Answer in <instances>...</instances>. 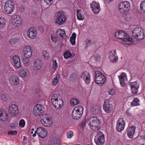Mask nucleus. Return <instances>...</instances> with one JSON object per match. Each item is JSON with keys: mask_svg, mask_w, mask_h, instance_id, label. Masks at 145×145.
I'll return each instance as SVG.
<instances>
[{"mask_svg": "<svg viewBox=\"0 0 145 145\" xmlns=\"http://www.w3.org/2000/svg\"><path fill=\"white\" fill-rule=\"evenodd\" d=\"M43 54L44 58L46 59H49L50 57L48 53L46 51H44L43 52Z\"/></svg>", "mask_w": 145, "mask_h": 145, "instance_id": "obj_42", "label": "nucleus"}, {"mask_svg": "<svg viewBox=\"0 0 145 145\" xmlns=\"http://www.w3.org/2000/svg\"><path fill=\"white\" fill-rule=\"evenodd\" d=\"M54 0H44L46 4L50 5L53 3Z\"/></svg>", "mask_w": 145, "mask_h": 145, "instance_id": "obj_49", "label": "nucleus"}, {"mask_svg": "<svg viewBox=\"0 0 145 145\" xmlns=\"http://www.w3.org/2000/svg\"><path fill=\"white\" fill-rule=\"evenodd\" d=\"M27 74V71L25 70L22 69L20 70L19 75L21 77H25Z\"/></svg>", "mask_w": 145, "mask_h": 145, "instance_id": "obj_36", "label": "nucleus"}, {"mask_svg": "<svg viewBox=\"0 0 145 145\" xmlns=\"http://www.w3.org/2000/svg\"><path fill=\"white\" fill-rule=\"evenodd\" d=\"M115 37L117 39H122V43L124 44L131 45L133 44L132 39L125 32L122 31L116 32Z\"/></svg>", "mask_w": 145, "mask_h": 145, "instance_id": "obj_1", "label": "nucleus"}, {"mask_svg": "<svg viewBox=\"0 0 145 145\" xmlns=\"http://www.w3.org/2000/svg\"><path fill=\"white\" fill-rule=\"evenodd\" d=\"M103 108L106 112L109 113L113 110L114 106L110 104L108 101L105 100L104 103Z\"/></svg>", "mask_w": 145, "mask_h": 145, "instance_id": "obj_17", "label": "nucleus"}, {"mask_svg": "<svg viewBox=\"0 0 145 145\" xmlns=\"http://www.w3.org/2000/svg\"><path fill=\"white\" fill-rule=\"evenodd\" d=\"M130 8V4L127 1L121 2L118 7L119 11L122 14H124L128 12Z\"/></svg>", "mask_w": 145, "mask_h": 145, "instance_id": "obj_6", "label": "nucleus"}, {"mask_svg": "<svg viewBox=\"0 0 145 145\" xmlns=\"http://www.w3.org/2000/svg\"><path fill=\"white\" fill-rule=\"evenodd\" d=\"M51 120V118L46 116L40 120V122L44 126L50 127L52 124Z\"/></svg>", "mask_w": 145, "mask_h": 145, "instance_id": "obj_21", "label": "nucleus"}, {"mask_svg": "<svg viewBox=\"0 0 145 145\" xmlns=\"http://www.w3.org/2000/svg\"><path fill=\"white\" fill-rule=\"evenodd\" d=\"M25 124V121L23 120L22 119L19 122V125L20 127L22 128L24 126Z\"/></svg>", "mask_w": 145, "mask_h": 145, "instance_id": "obj_46", "label": "nucleus"}, {"mask_svg": "<svg viewBox=\"0 0 145 145\" xmlns=\"http://www.w3.org/2000/svg\"><path fill=\"white\" fill-rule=\"evenodd\" d=\"M21 9H22V8H21L20 9V10H21V11H23V9H21Z\"/></svg>", "mask_w": 145, "mask_h": 145, "instance_id": "obj_62", "label": "nucleus"}, {"mask_svg": "<svg viewBox=\"0 0 145 145\" xmlns=\"http://www.w3.org/2000/svg\"><path fill=\"white\" fill-rule=\"evenodd\" d=\"M76 37V33H73L70 38V41L72 45H74L75 44Z\"/></svg>", "mask_w": 145, "mask_h": 145, "instance_id": "obj_33", "label": "nucleus"}, {"mask_svg": "<svg viewBox=\"0 0 145 145\" xmlns=\"http://www.w3.org/2000/svg\"><path fill=\"white\" fill-rule=\"evenodd\" d=\"M81 10L78 9L77 12V16L78 19L80 20H83L84 19V16L82 15L80 12Z\"/></svg>", "mask_w": 145, "mask_h": 145, "instance_id": "obj_32", "label": "nucleus"}, {"mask_svg": "<svg viewBox=\"0 0 145 145\" xmlns=\"http://www.w3.org/2000/svg\"><path fill=\"white\" fill-rule=\"evenodd\" d=\"M37 33V31L34 27H30L28 30L27 34L29 38L33 39L35 37Z\"/></svg>", "mask_w": 145, "mask_h": 145, "instance_id": "obj_24", "label": "nucleus"}, {"mask_svg": "<svg viewBox=\"0 0 145 145\" xmlns=\"http://www.w3.org/2000/svg\"><path fill=\"white\" fill-rule=\"evenodd\" d=\"M53 67L54 69L56 70L57 68V64L56 62V60L54 59L53 60Z\"/></svg>", "mask_w": 145, "mask_h": 145, "instance_id": "obj_45", "label": "nucleus"}, {"mask_svg": "<svg viewBox=\"0 0 145 145\" xmlns=\"http://www.w3.org/2000/svg\"><path fill=\"white\" fill-rule=\"evenodd\" d=\"M86 123V120H83L82 121V123L80 125V126L81 128H84L85 126Z\"/></svg>", "mask_w": 145, "mask_h": 145, "instance_id": "obj_50", "label": "nucleus"}, {"mask_svg": "<svg viewBox=\"0 0 145 145\" xmlns=\"http://www.w3.org/2000/svg\"><path fill=\"white\" fill-rule=\"evenodd\" d=\"M133 37L137 40H141L144 38V33L143 31L141 28L136 27L132 32Z\"/></svg>", "mask_w": 145, "mask_h": 145, "instance_id": "obj_4", "label": "nucleus"}, {"mask_svg": "<svg viewBox=\"0 0 145 145\" xmlns=\"http://www.w3.org/2000/svg\"><path fill=\"white\" fill-rule=\"evenodd\" d=\"M13 60L15 66L17 68H20L21 65L19 56H14L13 57Z\"/></svg>", "mask_w": 145, "mask_h": 145, "instance_id": "obj_28", "label": "nucleus"}, {"mask_svg": "<svg viewBox=\"0 0 145 145\" xmlns=\"http://www.w3.org/2000/svg\"><path fill=\"white\" fill-rule=\"evenodd\" d=\"M42 66V64L41 61L36 59L34 61L33 68L35 72H38L41 71Z\"/></svg>", "mask_w": 145, "mask_h": 145, "instance_id": "obj_16", "label": "nucleus"}, {"mask_svg": "<svg viewBox=\"0 0 145 145\" xmlns=\"http://www.w3.org/2000/svg\"><path fill=\"white\" fill-rule=\"evenodd\" d=\"M17 134V132L16 131H10L8 133V134L9 135H15Z\"/></svg>", "mask_w": 145, "mask_h": 145, "instance_id": "obj_51", "label": "nucleus"}, {"mask_svg": "<svg viewBox=\"0 0 145 145\" xmlns=\"http://www.w3.org/2000/svg\"><path fill=\"white\" fill-rule=\"evenodd\" d=\"M79 103L78 100L76 98H72L71 100V105L73 106L78 104Z\"/></svg>", "mask_w": 145, "mask_h": 145, "instance_id": "obj_37", "label": "nucleus"}, {"mask_svg": "<svg viewBox=\"0 0 145 145\" xmlns=\"http://www.w3.org/2000/svg\"><path fill=\"white\" fill-rule=\"evenodd\" d=\"M83 108L81 106H78L75 107L72 112V117L74 119L78 120L82 116Z\"/></svg>", "mask_w": 145, "mask_h": 145, "instance_id": "obj_7", "label": "nucleus"}, {"mask_svg": "<svg viewBox=\"0 0 145 145\" xmlns=\"http://www.w3.org/2000/svg\"><path fill=\"white\" fill-rule=\"evenodd\" d=\"M8 111L9 113L11 116L17 115L18 113V106L15 104H11L10 105Z\"/></svg>", "mask_w": 145, "mask_h": 145, "instance_id": "obj_13", "label": "nucleus"}, {"mask_svg": "<svg viewBox=\"0 0 145 145\" xmlns=\"http://www.w3.org/2000/svg\"><path fill=\"white\" fill-rule=\"evenodd\" d=\"M108 3H110L111 2H112L113 0H105Z\"/></svg>", "mask_w": 145, "mask_h": 145, "instance_id": "obj_55", "label": "nucleus"}, {"mask_svg": "<svg viewBox=\"0 0 145 145\" xmlns=\"http://www.w3.org/2000/svg\"><path fill=\"white\" fill-rule=\"evenodd\" d=\"M23 62L25 66H28L29 65V61L26 59H23Z\"/></svg>", "mask_w": 145, "mask_h": 145, "instance_id": "obj_47", "label": "nucleus"}, {"mask_svg": "<svg viewBox=\"0 0 145 145\" xmlns=\"http://www.w3.org/2000/svg\"><path fill=\"white\" fill-rule=\"evenodd\" d=\"M89 125L94 131H97L100 128L101 123L99 120L96 116L90 117L89 119Z\"/></svg>", "mask_w": 145, "mask_h": 145, "instance_id": "obj_3", "label": "nucleus"}, {"mask_svg": "<svg viewBox=\"0 0 145 145\" xmlns=\"http://www.w3.org/2000/svg\"><path fill=\"white\" fill-rule=\"evenodd\" d=\"M32 131H33L34 130V129L33 128L32 129Z\"/></svg>", "mask_w": 145, "mask_h": 145, "instance_id": "obj_63", "label": "nucleus"}, {"mask_svg": "<svg viewBox=\"0 0 145 145\" xmlns=\"http://www.w3.org/2000/svg\"><path fill=\"white\" fill-rule=\"evenodd\" d=\"M140 8L143 12H145V1L142 2L140 5Z\"/></svg>", "mask_w": 145, "mask_h": 145, "instance_id": "obj_44", "label": "nucleus"}, {"mask_svg": "<svg viewBox=\"0 0 145 145\" xmlns=\"http://www.w3.org/2000/svg\"><path fill=\"white\" fill-rule=\"evenodd\" d=\"M72 53L69 51H66L64 54V58L65 59H68L72 56Z\"/></svg>", "mask_w": 145, "mask_h": 145, "instance_id": "obj_39", "label": "nucleus"}, {"mask_svg": "<svg viewBox=\"0 0 145 145\" xmlns=\"http://www.w3.org/2000/svg\"><path fill=\"white\" fill-rule=\"evenodd\" d=\"M116 54V53L115 50H113L110 51V56H109V57L111 62L115 63L118 61V57L117 56H115Z\"/></svg>", "mask_w": 145, "mask_h": 145, "instance_id": "obj_25", "label": "nucleus"}, {"mask_svg": "<svg viewBox=\"0 0 145 145\" xmlns=\"http://www.w3.org/2000/svg\"><path fill=\"white\" fill-rule=\"evenodd\" d=\"M135 126H131L127 128V135L129 138H133L135 133Z\"/></svg>", "mask_w": 145, "mask_h": 145, "instance_id": "obj_27", "label": "nucleus"}, {"mask_svg": "<svg viewBox=\"0 0 145 145\" xmlns=\"http://www.w3.org/2000/svg\"><path fill=\"white\" fill-rule=\"evenodd\" d=\"M51 101L54 107L57 109H60L63 105L62 97L58 94L53 95L51 97Z\"/></svg>", "mask_w": 145, "mask_h": 145, "instance_id": "obj_2", "label": "nucleus"}, {"mask_svg": "<svg viewBox=\"0 0 145 145\" xmlns=\"http://www.w3.org/2000/svg\"><path fill=\"white\" fill-rule=\"evenodd\" d=\"M141 145H144V144H142Z\"/></svg>", "mask_w": 145, "mask_h": 145, "instance_id": "obj_64", "label": "nucleus"}, {"mask_svg": "<svg viewBox=\"0 0 145 145\" xmlns=\"http://www.w3.org/2000/svg\"><path fill=\"white\" fill-rule=\"evenodd\" d=\"M14 3L11 0H8L5 4V11L8 14L11 13L14 10Z\"/></svg>", "mask_w": 145, "mask_h": 145, "instance_id": "obj_11", "label": "nucleus"}, {"mask_svg": "<svg viewBox=\"0 0 145 145\" xmlns=\"http://www.w3.org/2000/svg\"><path fill=\"white\" fill-rule=\"evenodd\" d=\"M27 139V138L26 137H24V140H25Z\"/></svg>", "mask_w": 145, "mask_h": 145, "instance_id": "obj_60", "label": "nucleus"}, {"mask_svg": "<svg viewBox=\"0 0 145 145\" xmlns=\"http://www.w3.org/2000/svg\"><path fill=\"white\" fill-rule=\"evenodd\" d=\"M90 6L93 12L95 14L98 13L101 10L99 3L95 1H93L90 4Z\"/></svg>", "mask_w": 145, "mask_h": 145, "instance_id": "obj_23", "label": "nucleus"}, {"mask_svg": "<svg viewBox=\"0 0 145 145\" xmlns=\"http://www.w3.org/2000/svg\"><path fill=\"white\" fill-rule=\"evenodd\" d=\"M115 93V90L114 89H111L108 92V93L110 95H113Z\"/></svg>", "mask_w": 145, "mask_h": 145, "instance_id": "obj_52", "label": "nucleus"}, {"mask_svg": "<svg viewBox=\"0 0 145 145\" xmlns=\"http://www.w3.org/2000/svg\"><path fill=\"white\" fill-rule=\"evenodd\" d=\"M81 78L86 84H89L90 82V76L89 72H84L81 75Z\"/></svg>", "mask_w": 145, "mask_h": 145, "instance_id": "obj_26", "label": "nucleus"}, {"mask_svg": "<svg viewBox=\"0 0 145 145\" xmlns=\"http://www.w3.org/2000/svg\"><path fill=\"white\" fill-rule=\"evenodd\" d=\"M73 135V133L71 131L67 133V136L69 138H71Z\"/></svg>", "mask_w": 145, "mask_h": 145, "instance_id": "obj_48", "label": "nucleus"}, {"mask_svg": "<svg viewBox=\"0 0 145 145\" xmlns=\"http://www.w3.org/2000/svg\"><path fill=\"white\" fill-rule=\"evenodd\" d=\"M17 126V124L16 123H11L10 124V127L12 128H14Z\"/></svg>", "mask_w": 145, "mask_h": 145, "instance_id": "obj_54", "label": "nucleus"}, {"mask_svg": "<svg viewBox=\"0 0 145 145\" xmlns=\"http://www.w3.org/2000/svg\"><path fill=\"white\" fill-rule=\"evenodd\" d=\"M2 38V36L1 34H0V39H1Z\"/></svg>", "mask_w": 145, "mask_h": 145, "instance_id": "obj_61", "label": "nucleus"}, {"mask_svg": "<svg viewBox=\"0 0 145 145\" xmlns=\"http://www.w3.org/2000/svg\"><path fill=\"white\" fill-rule=\"evenodd\" d=\"M77 78V76L76 74L75 73H74L71 74L70 76V79L71 80L73 81L76 80Z\"/></svg>", "mask_w": 145, "mask_h": 145, "instance_id": "obj_43", "label": "nucleus"}, {"mask_svg": "<svg viewBox=\"0 0 145 145\" xmlns=\"http://www.w3.org/2000/svg\"><path fill=\"white\" fill-rule=\"evenodd\" d=\"M94 141L97 145H102L105 142L104 134L101 131L98 132L95 137Z\"/></svg>", "mask_w": 145, "mask_h": 145, "instance_id": "obj_8", "label": "nucleus"}, {"mask_svg": "<svg viewBox=\"0 0 145 145\" xmlns=\"http://www.w3.org/2000/svg\"><path fill=\"white\" fill-rule=\"evenodd\" d=\"M7 94L6 93H4L1 94V99L4 101H6L7 100Z\"/></svg>", "mask_w": 145, "mask_h": 145, "instance_id": "obj_41", "label": "nucleus"}, {"mask_svg": "<svg viewBox=\"0 0 145 145\" xmlns=\"http://www.w3.org/2000/svg\"><path fill=\"white\" fill-rule=\"evenodd\" d=\"M66 35L64 30L59 29L57 30L56 33V35L57 37L63 38V37Z\"/></svg>", "mask_w": 145, "mask_h": 145, "instance_id": "obj_31", "label": "nucleus"}, {"mask_svg": "<svg viewBox=\"0 0 145 145\" xmlns=\"http://www.w3.org/2000/svg\"><path fill=\"white\" fill-rule=\"evenodd\" d=\"M54 39H55V38H53V37H51V39H52V40L53 41H54Z\"/></svg>", "mask_w": 145, "mask_h": 145, "instance_id": "obj_59", "label": "nucleus"}, {"mask_svg": "<svg viewBox=\"0 0 145 145\" xmlns=\"http://www.w3.org/2000/svg\"><path fill=\"white\" fill-rule=\"evenodd\" d=\"M101 107L100 106L97 104L91 105L90 109V112L94 114H97L100 113Z\"/></svg>", "mask_w": 145, "mask_h": 145, "instance_id": "obj_22", "label": "nucleus"}, {"mask_svg": "<svg viewBox=\"0 0 145 145\" xmlns=\"http://www.w3.org/2000/svg\"><path fill=\"white\" fill-rule=\"evenodd\" d=\"M56 24L61 25L64 23L66 20V18L63 11H60L57 12L55 15Z\"/></svg>", "mask_w": 145, "mask_h": 145, "instance_id": "obj_5", "label": "nucleus"}, {"mask_svg": "<svg viewBox=\"0 0 145 145\" xmlns=\"http://www.w3.org/2000/svg\"><path fill=\"white\" fill-rule=\"evenodd\" d=\"M139 100L137 98H135L134 99L132 102L131 103V105L132 106H137L139 105Z\"/></svg>", "mask_w": 145, "mask_h": 145, "instance_id": "obj_35", "label": "nucleus"}, {"mask_svg": "<svg viewBox=\"0 0 145 145\" xmlns=\"http://www.w3.org/2000/svg\"><path fill=\"white\" fill-rule=\"evenodd\" d=\"M36 133H37L36 132V131H35V133L33 134V137H35L36 136Z\"/></svg>", "mask_w": 145, "mask_h": 145, "instance_id": "obj_56", "label": "nucleus"}, {"mask_svg": "<svg viewBox=\"0 0 145 145\" xmlns=\"http://www.w3.org/2000/svg\"><path fill=\"white\" fill-rule=\"evenodd\" d=\"M6 22L5 19L3 18L0 17V27L3 28L5 25Z\"/></svg>", "mask_w": 145, "mask_h": 145, "instance_id": "obj_34", "label": "nucleus"}, {"mask_svg": "<svg viewBox=\"0 0 145 145\" xmlns=\"http://www.w3.org/2000/svg\"><path fill=\"white\" fill-rule=\"evenodd\" d=\"M51 142L53 145H60L59 141L56 138H54L52 139Z\"/></svg>", "mask_w": 145, "mask_h": 145, "instance_id": "obj_38", "label": "nucleus"}, {"mask_svg": "<svg viewBox=\"0 0 145 145\" xmlns=\"http://www.w3.org/2000/svg\"><path fill=\"white\" fill-rule=\"evenodd\" d=\"M120 83L121 86L124 87L127 82V77L126 73L125 72H122L120 75L118 76Z\"/></svg>", "mask_w": 145, "mask_h": 145, "instance_id": "obj_18", "label": "nucleus"}, {"mask_svg": "<svg viewBox=\"0 0 145 145\" xmlns=\"http://www.w3.org/2000/svg\"><path fill=\"white\" fill-rule=\"evenodd\" d=\"M91 42V40H87L86 41V45L87 46H89Z\"/></svg>", "mask_w": 145, "mask_h": 145, "instance_id": "obj_53", "label": "nucleus"}, {"mask_svg": "<svg viewBox=\"0 0 145 145\" xmlns=\"http://www.w3.org/2000/svg\"><path fill=\"white\" fill-rule=\"evenodd\" d=\"M142 138L145 139V135H144L142 136Z\"/></svg>", "mask_w": 145, "mask_h": 145, "instance_id": "obj_58", "label": "nucleus"}, {"mask_svg": "<svg viewBox=\"0 0 145 145\" xmlns=\"http://www.w3.org/2000/svg\"><path fill=\"white\" fill-rule=\"evenodd\" d=\"M16 40V39H14L13 40H12V39H11L10 40V41L11 42V41H12L13 40V41L14 42H15Z\"/></svg>", "mask_w": 145, "mask_h": 145, "instance_id": "obj_57", "label": "nucleus"}, {"mask_svg": "<svg viewBox=\"0 0 145 145\" xmlns=\"http://www.w3.org/2000/svg\"><path fill=\"white\" fill-rule=\"evenodd\" d=\"M59 78V75L57 74L53 81L52 84L53 85H56L57 84Z\"/></svg>", "mask_w": 145, "mask_h": 145, "instance_id": "obj_40", "label": "nucleus"}, {"mask_svg": "<svg viewBox=\"0 0 145 145\" xmlns=\"http://www.w3.org/2000/svg\"><path fill=\"white\" fill-rule=\"evenodd\" d=\"M10 82L11 84L15 86H17L19 83L18 78L16 76H13L10 79Z\"/></svg>", "mask_w": 145, "mask_h": 145, "instance_id": "obj_30", "label": "nucleus"}, {"mask_svg": "<svg viewBox=\"0 0 145 145\" xmlns=\"http://www.w3.org/2000/svg\"><path fill=\"white\" fill-rule=\"evenodd\" d=\"M125 122L123 119L121 118H120L117 122L116 129L117 131L120 132L123 131L125 127Z\"/></svg>", "mask_w": 145, "mask_h": 145, "instance_id": "obj_12", "label": "nucleus"}, {"mask_svg": "<svg viewBox=\"0 0 145 145\" xmlns=\"http://www.w3.org/2000/svg\"><path fill=\"white\" fill-rule=\"evenodd\" d=\"M23 54L25 58H29L32 56V50L29 46H26L23 49Z\"/></svg>", "mask_w": 145, "mask_h": 145, "instance_id": "obj_14", "label": "nucleus"}, {"mask_svg": "<svg viewBox=\"0 0 145 145\" xmlns=\"http://www.w3.org/2000/svg\"><path fill=\"white\" fill-rule=\"evenodd\" d=\"M36 132L40 138H44L47 135V131L44 128L39 127L37 128Z\"/></svg>", "mask_w": 145, "mask_h": 145, "instance_id": "obj_19", "label": "nucleus"}, {"mask_svg": "<svg viewBox=\"0 0 145 145\" xmlns=\"http://www.w3.org/2000/svg\"><path fill=\"white\" fill-rule=\"evenodd\" d=\"M131 88V92L134 94H136L138 91L139 84L137 82H131L129 83Z\"/></svg>", "mask_w": 145, "mask_h": 145, "instance_id": "obj_20", "label": "nucleus"}, {"mask_svg": "<svg viewBox=\"0 0 145 145\" xmlns=\"http://www.w3.org/2000/svg\"><path fill=\"white\" fill-rule=\"evenodd\" d=\"M44 111V108L42 105L37 104L33 108V113L35 116H39L43 113Z\"/></svg>", "mask_w": 145, "mask_h": 145, "instance_id": "obj_10", "label": "nucleus"}, {"mask_svg": "<svg viewBox=\"0 0 145 145\" xmlns=\"http://www.w3.org/2000/svg\"><path fill=\"white\" fill-rule=\"evenodd\" d=\"M8 116L6 112L2 110H0V120L5 121L8 119Z\"/></svg>", "mask_w": 145, "mask_h": 145, "instance_id": "obj_29", "label": "nucleus"}, {"mask_svg": "<svg viewBox=\"0 0 145 145\" xmlns=\"http://www.w3.org/2000/svg\"><path fill=\"white\" fill-rule=\"evenodd\" d=\"M95 82L98 84H103L106 80V78L103 74L100 71H97L95 73Z\"/></svg>", "mask_w": 145, "mask_h": 145, "instance_id": "obj_9", "label": "nucleus"}, {"mask_svg": "<svg viewBox=\"0 0 145 145\" xmlns=\"http://www.w3.org/2000/svg\"><path fill=\"white\" fill-rule=\"evenodd\" d=\"M12 23L13 25L18 27V25L22 24V20L19 16L15 15L12 17Z\"/></svg>", "mask_w": 145, "mask_h": 145, "instance_id": "obj_15", "label": "nucleus"}]
</instances>
